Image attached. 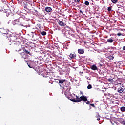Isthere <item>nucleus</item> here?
Returning <instances> with one entry per match:
<instances>
[{
	"label": "nucleus",
	"mask_w": 125,
	"mask_h": 125,
	"mask_svg": "<svg viewBox=\"0 0 125 125\" xmlns=\"http://www.w3.org/2000/svg\"><path fill=\"white\" fill-rule=\"evenodd\" d=\"M107 42H109V43H112L113 42H114V38L111 37L109 39H108L107 40Z\"/></svg>",
	"instance_id": "4468645a"
},
{
	"label": "nucleus",
	"mask_w": 125,
	"mask_h": 125,
	"mask_svg": "<svg viewBox=\"0 0 125 125\" xmlns=\"http://www.w3.org/2000/svg\"><path fill=\"white\" fill-rule=\"evenodd\" d=\"M115 99H119V96L117 94L113 95V100H115Z\"/></svg>",
	"instance_id": "a211bd4d"
},
{
	"label": "nucleus",
	"mask_w": 125,
	"mask_h": 125,
	"mask_svg": "<svg viewBox=\"0 0 125 125\" xmlns=\"http://www.w3.org/2000/svg\"><path fill=\"white\" fill-rule=\"evenodd\" d=\"M117 6L118 8H122V7H123V6H122L119 4H117Z\"/></svg>",
	"instance_id": "a878e982"
},
{
	"label": "nucleus",
	"mask_w": 125,
	"mask_h": 125,
	"mask_svg": "<svg viewBox=\"0 0 125 125\" xmlns=\"http://www.w3.org/2000/svg\"><path fill=\"white\" fill-rule=\"evenodd\" d=\"M78 52L79 54H83V53H84V50L83 49H79Z\"/></svg>",
	"instance_id": "9d476101"
},
{
	"label": "nucleus",
	"mask_w": 125,
	"mask_h": 125,
	"mask_svg": "<svg viewBox=\"0 0 125 125\" xmlns=\"http://www.w3.org/2000/svg\"><path fill=\"white\" fill-rule=\"evenodd\" d=\"M90 102L89 101H87V102H86V104H90Z\"/></svg>",
	"instance_id": "4c0bfd02"
},
{
	"label": "nucleus",
	"mask_w": 125,
	"mask_h": 125,
	"mask_svg": "<svg viewBox=\"0 0 125 125\" xmlns=\"http://www.w3.org/2000/svg\"><path fill=\"white\" fill-rule=\"evenodd\" d=\"M100 66H102V64H100Z\"/></svg>",
	"instance_id": "09e8293b"
},
{
	"label": "nucleus",
	"mask_w": 125,
	"mask_h": 125,
	"mask_svg": "<svg viewBox=\"0 0 125 125\" xmlns=\"http://www.w3.org/2000/svg\"><path fill=\"white\" fill-rule=\"evenodd\" d=\"M97 121H99L100 120V118H99V116L97 115L96 116Z\"/></svg>",
	"instance_id": "72a5a7b5"
},
{
	"label": "nucleus",
	"mask_w": 125,
	"mask_h": 125,
	"mask_svg": "<svg viewBox=\"0 0 125 125\" xmlns=\"http://www.w3.org/2000/svg\"><path fill=\"white\" fill-rule=\"evenodd\" d=\"M65 96L68 98V99L71 100V101H73V102H78V96L75 94H65Z\"/></svg>",
	"instance_id": "f257e3e1"
},
{
	"label": "nucleus",
	"mask_w": 125,
	"mask_h": 125,
	"mask_svg": "<svg viewBox=\"0 0 125 125\" xmlns=\"http://www.w3.org/2000/svg\"><path fill=\"white\" fill-rule=\"evenodd\" d=\"M105 96H106L108 99H111V100H113L114 98V94H106Z\"/></svg>",
	"instance_id": "0eeeda50"
},
{
	"label": "nucleus",
	"mask_w": 125,
	"mask_h": 125,
	"mask_svg": "<svg viewBox=\"0 0 125 125\" xmlns=\"http://www.w3.org/2000/svg\"><path fill=\"white\" fill-rule=\"evenodd\" d=\"M80 13H82V14H83V11L80 10Z\"/></svg>",
	"instance_id": "79ce46f5"
},
{
	"label": "nucleus",
	"mask_w": 125,
	"mask_h": 125,
	"mask_svg": "<svg viewBox=\"0 0 125 125\" xmlns=\"http://www.w3.org/2000/svg\"><path fill=\"white\" fill-rule=\"evenodd\" d=\"M87 101V98L85 96H82L80 97L78 96L77 102H81V101L86 102Z\"/></svg>",
	"instance_id": "f03ea898"
},
{
	"label": "nucleus",
	"mask_w": 125,
	"mask_h": 125,
	"mask_svg": "<svg viewBox=\"0 0 125 125\" xmlns=\"http://www.w3.org/2000/svg\"><path fill=\"white\" fill-rule=\"evenodd\" d=\"M107 10L108 11H111V10H112V8L111 7H108Z\"/></svg>",
	"instance_id": "7c9ffc66"
},
{
	"label": "nucleus",
	"mask_w": 125,
	"mask_h": 125,
	"mask_svg": "<svg viewBox=\"0 0 125 125\" xmlns=\"http://www.w3.org/2000/svg\"><path fill=\"white\" fill-rule=\"evenodd\" d=\"M34 11H35V12H36V14H38V13H39V12L38 11H37V10H35L34 9Z\"/></svg>",
	"instance_id": "ea45409f"
},
{
	"label": "nucleus",
	"mask_w": 125,
	"mask_h": 125,
	"mask_svg": "<svg viewBox=\"0 0 125 125\" xmlns=\"http://www.w3.org/2000/svg\"><path fill=\"white\" fill-rule=\"evenodd\" d=\"M49 83H51V84H52V83H53V81H49Z\"/></svg>",
	"instance_id": "e433bc0d"
},
{
	"label": "nucleus",
	"mask_w": 125,
	"mask_h": 125,
	"mask_svg": "<svg viewBox=\"0 0 125 125\" xmlns=\"http://www.w3.org/2000/svg\"><path fill=\"white\" fill-rule=\"evenodd\" d=\"M15 22H19V19L15 20Z\"/></svg>",
	"instance_id": "a19ab883"
},
{
	"label": "nucleus",
	"mask_w": 125,
	"mask_h": 125,
	"mask_svg": "<svg viewBox=\"0 0 125 125\" xmlns=\"http://www.w3.org/2000/svg\"><path fill=\"white\" fill-rule=\"evenodd\" d=\"M24 8H25L26 9H27V8H28V4L25 5L24 6Z\"/></svg>",
	"instance_id": "c9c22d12"
},
{
	"label": "nucleus",
	"mask_w": 125,
	"mask_h": 125,
	"mask_svg": "<svg viewBox=\"0 0 125 125\" xmlns=\"http://www.w3.org/2000/svg\"><path fill=\"white\" fill-rule=\"evenodd\" d=\"M107 81H108V82H110V83H113V82H114V80L112 78L108 79Z\"/></svg>",
	"instance_id": "b1692460"
},
{
	"label": "nucleus",
	"mask_w": 125,
	"mask_h": 125,
	"mask_svg": "<svg viewBox=\"0 0 125 125\" xmlns=\"http://www.w3.org/2000/svg\"><path fill=\"white\" fill-rule=\"evenodd\" d=\"M66 27H67L68 28H69V26H66Z\"/></svg>",
	"instance_id": "3c124183"
},
{
	"label": "nucleus",
	"mask_w": 125,
	"mask_h": 125,
	"mask_svg": "<svg viewBox=\"0 0 125 125\" xmlns=\"http://www.w3.org/2000/svg\"><path fill=\"white\" fill-rule=\"evenodd\" d=\"M72 83H75V82H78V80H76V79H71V80Z\"/></svg>",
	"instance_id": "c756f323"
},
{
	"label": "nucleus",
	"mask_w": 125,
	"mask_h": 125,
	"mask_svg": "<svg viewBox=\"0 0 125 125\" xmlns=\"http://www.w3.org/2000/svg\"><path fill=\"white\" fill-rule=\"evenodd\" d=\"M0 11H2V10H1L0 9Z\"/></svg>",
	"instance_id": "8fccbe9b"
},
{
	"label": "nucleus",
	"mask_w": 125,
	"mask_h": 125,
	"mask_svg": "<svg viewBox=\"0 0 125 125\" xmlns=\"http://www.w3.org/2000/svg\"><path fill=\"white\" fill-rule=\"evenodd\" d=\"M80 1V0H74V2L76 3H78Z\"/></svg>",
	"instance_id": "f704fd0d"
},
{
	"label": "nucleus",
	"mask_w": 125,
	"mask_h": 125,
	"mask_svg": "<svg viewBox=\"0 0 125 125\" xmlns=\"http://www.w3.org/2000/svg\"><path fill=\"white\" fill-rule=\"evenodd\" d=\"M111 1L113 3H117L118 0H111Z\"/></svg>",
	"instance_id": "bb28decb"
},
{
	"label": "nucleus",
	"mask_w": 125,
	"mask_h": 125,
	"mask_svg": "<svg viewBox=\"0 0 125 125\" xmlns=\"http://www.w3.org/2000/svg\"><path fill=\"white\" fill-rule=\"evenodd\" d=\"M58 23L59 25L60 26H61V27H65V26H67L66 23H64V22H63L60 20H59L58 21Z\"/></svg>",
	"instance_id": "423d86ee"
},
{
	"label": "nucleus",
	"mask_w": 125,
	"mask_h": 125,
	"mask_svg": "<svg viewBox=\"0 0 125 125\" xmlns=\"http://www.w3.org/2000/svg\"><path fill=\"white\" fill-rule=\"evenodd\" d=\"M70 88H67L66 91V93L67 94L70 93Z\"/></svg>",
	"instance_id": "c85d7f7f"
},
{
	"label": "nucleus",
	"mask_w": 125,
	"mask_h": 125,
	"mask_svg": "<svg viewBox=\"0 0 125 125\" xmlns=\"http://www.w3.org/2000/svg\"><path fill=\"white\" fill-rule=\"evenodd\" d=\"M92 88V86H91L90 84H89L88 86H87V89H91Z\"/></svg>",
	"instance_id": "cd10ccee"
},
{
	"label": "nucleus",
	"mask_w": 125,
	"mask_h": 125,
	"mask_svg": "<svg viewBox=\"0 0 125 125\" xmlns=\"http://www.w3.org/2000/svg\"><path fill=\"white\" fill-rule=\"evenodd\" d=\"M80 94H83V91H80Z\"/></svg>",
	"instance_id": "37998d69"
},
{
	"label": "nucleus",
	"mask_w": 125,
	"mask_h": 125,
	"mask_svg": "<svg viewBox=\"0 0 125 125\" xmlns=\"http://www.w3.org/2000/svg\"><path fill=\"white\" fill-rule=\"evenodd\" d=\"M18 51H21V49H20L19 50H18Z\"/></svg>",
	"instance_id": "de8ad7c7"
},
{
	"label": "nucleus",
	"mask_w": 125,
	"mask_h": 125,
	"mask_svg": "<svg viewBox=\"0 0 125 125\" xmlns=\"http://www.w3.org/2000/svg\"><path fill=\"white\" fill-rule=\"evenodd\" d=\"M31 7H32V5L29 4H27V10H29L30 12H32V13L34 12L31 9Z\"/></svg>",
	"instance_id": "ddd939ff"
},
{
	"label": "nucleus",
	"mask_w": 125,
	"mask_h": 125,
	"mask_svg": "<svg viewBox=\"0 0 125 125\" xmlns=\"http://www.w3.org/2000/svg\"><path fill=\"white\" fill-rule=\"evenodd\" d=\"M41 34L42 36H45V35H46V32H45V31L41 32Z\"/></svg>",
	"instance_id": "4be33fe9"
},
{
	"label": "nucleus",
	"mask_w": 125,
	"mask_h": 125,
	"mask_svg": "<svg viewBox=\"0 0 125 125\" xmlns=\"http://www.w3.org/2000/svg\"><path fill=\"white\" fill-rule=\"evenodd\" d=\"M69 57H70V58H72V59H74V58H76V56L75 54V53H73V54L71 53L69 55Z\"/></svg>",
	"instance_id": "f3484780"
},
{
	"label": "nucleus",
	"mask_w": 125,
	"mask_h": 125,
	"mask_svg": "<svg viewBox=\"0 0 125 125\" xmlns=\"http://www.w3.org/2000/svg\"><path fill=\"white\" fill-rule=\"evenodd\" d=\"M84 4H85V5L88 6L89 5V2L87 1H85L84 2Z\"/></svg>",
	"instance_id": "393cba45"
},
{
	"label": "nucleus",
	"mask_w": 125,
	"mask_h": 125,
	"mask_svg": "<svg viewBox=\"0 0 125 125\" xmlns=\"http://www.w3.org/2000/svg\"><path fill=\"white\" fill-rule=\"evenodd\" d=\"M108 58H109V59H110V60H113V59H114V56L110 55V56H108Z\"/></svg>",
	"instance_id": "412c9836"
},
{
	"label": "nucleus",
	"mask_w": 125,
	"mask_h": 125,
	"mask_svg": "<svg viewBox=\"0 0 125 125\" xmlns=\"http://www.w3.org/2000/svg\"><path fill=\"white\" fill-rule=\"evenodd\" d=\"M2 34H3L4 35H8V31L5 29H2Z\"/></svg>",
	"instance_id": "dca6fc26"
},
{
	"label": "nucleus",
	"mask_w": 125,
	"mask_h": 125,
	"mask_svg": "<svg viewBox=\"0 0 125 125\" xmlns=\"http://www.w3.org/2000/svg\"><path fill=\"white\" fill-rule=\"evenodd\" d=\"M27 21H25V22L23 23V24H22L21 23H18L20 26H21V27H26V28H28V24H27Z\"/></svg>",
	"instance_id": "f8f14e48"
},
{
	"label": "nucleus",
	"mask_w": 125,
	"mask_h": 125,
	"mask_svg": "<svg viewBox=\"0 0 125 125\" xmlns=\"http://www.w3.org/2000/svg\"><path fill=\"white\" fill-rule=\"evenodd\" d=\"M123 50H125V46H123Z\"/></svg>",
	"instance_id": "c03bdc74"
},
{
	"label": "nucleus",
	"mask_w": 125,
	"mask_h": 125,
	"mask_svg": "<svg viewBox=\"0 0 125 125\" xmlns=\"http://www.w3.org/2000/svg\"><path fill=\"white\" fill-rule=\"evenodd\" d=\"M91 69L93 71H98V68H97V66L95 65V64L91 66Z\"/></svg>",
	"instance_id": "1a4fd4ad"
},
{
	"label": "nucleus",
	"mask_w": 125,
	"mask_h": 125,
	"mask_svg": "<svg viewBox=\"0 0 125 125\" xmlns=\"http://www.w3.org/2000/svg\"><path fill=\"white\" fill-rule=\"evenodd\" d=\"M122 123V125H125V121H123Z\"/></svg>",
	"instance_id": "58836bf2"
},
{
	"label": "nucleus",
	"mask_w": 125,
	"mask_h": 125,
	"mask_svg": "<svg viewBox=\"0 0 125 125\" xmlns=\"http://www.w3.org/2000/svg\"><path fill=\"white\" fill-rule=\"evenodd\" d=\"M31 38L33 41H37V40H39L40 37L38 34L32 32Z\"/></svg>",
	"instance_id": "7ed1b4c3"
},
{
	"label": "nucleus",
	"mask_w": 125,
	"mask_h": 125,
	"mask_svg": "<svg viewBox=\"0 0 125 125\" xmlns=\"http://www.w3.org/2000/svg\"><path fill=\"white\" fill-rule=\"evenodd\" d=\"M45 9L46 12H51L52 11V9L50 7H46Z\"/></svg>",
	"instance_id": "9b49d317"
},
{
	"label": "nucleus",
	"mask_w": 125,
	"mask_h": 125,
	"mask_svg": "<svg viewBox=\"0 0 125 125\" xmlns=\"http://www.w3.org/2000/svg\"><path fill=\"white\" fill-rule=\"evenodd\" d=\"M23 50L24 54H26L27 55H32V52H31V49L23 48Z\"/></svg>",
	"instance_id": "20e7f679"
},
{
	"label": "nucleus",
	"mask_w": 125,
	"mask_h": 125,
	"mask_svg": "<svg viewBox=\"0 0 125 125\" xmlns=\"http://www.w3.org/2000/svg\"><path fill=\"white\" fill-rule=\"evenodd\" d=\"M120 110L121 112H125V107L122 106L120 108Z\"/></svg>",
	"instance_id": "aec40b11"
},
{
	"label": "nucleus",
	"mask_w": 125,
	"mask_h": 125,
	"mask_svg": "<svg viewBox=\"0 0 125 125\" xmlns=\"http://www.w3.org/2000/svg\"><path fill=\"white\" fill-rule=\"evenodd\" d=\"M89 105H90V106H92L94 108H95V105H94V104H89Z\"/></svg>",
	"instance_id": "473e14b6"
},
{
	"label": "nucleus",
	"mask_w": 125,
	"mask_h": 125,
	"mask_svg": "<svg viewBox=\"0 0 125 125\" xmlns=\"http://www.w3.org/2000/svg\"><path fill=\"white\" fill-rule=\"evenodd\" d=\"M64 82H66V80L65 79H59L58 83H60L61 84H62Z\"/></svg>",
	"instance_id": "2eb2a0df"
},
{
	"label": "nucleus",
	"mask_w": 125,
	"mask_h": 125,
	"mask_svg": "<svg viewBox=\"0 0 125 125\" xmlns=\"http://www.w3.org/2000/svg\"><path fill=\"white\" fill-rule=\"evenodd\" d=\"M123 89L122 88V86H120L119 89H118V92H119V93H122L123 91Z\"/></svg>",
	"instance_id": "6ab92c4d"
},
{
	"label": "nucleus",
	"mask_w": 125,
	"mask_h": 125,
	"mask_svg": "<svg viewBox=\"0 0 125 125\" xmlns=\"http://www.w3.org/2000/svg\"><path fill=\"white\" fill-rule=\"evenodd\" d=\"M121 84H122L121 83H118V85H121Z\"/></svg>",
	"instance_id": "49530a36"
},
{
	"label": "nucleus",
	"mask_w": 125,
	"mask_h": 125,
	"mask_svg": "<svg viewBox=\"0 0 125 125\" xmlns=\"http://www.w3.org/2000/svg\"><path fill=\"white\" fill-rule=\"evenodd\" d=\"M117 36L120 37V36H124V35H123V34H122L121 33H117Z\"/></svg>",
	"instance_id": "2f4dec72"
},
{
	"label": "nucleus",
	"mask_w": 125,
	"mask_h": 125,
	"mask_svg": "<svg viewBox=\"0 0 125 125\" xmlns=\"http://www.w3.org/2000/svg\"><path fill=\"white\" fill-rule=\"evenodd\" d=\"M79 82H78V83H76V85H78V84H79Z\"/></svg>",
	"instance_id": "a18cd8bd"
},
{
	"label": "nucleus",
	"mask_w": 125,
	"mask_h": 125,
	"mask_svg": "<svg viewBox=\"0 0 125 125\" xmlns=\"http://www.w3.org/2000/svg\"><path fill=\"white\" fill-rule=\"evenodd\" d=\"M17 39V37L15 36H12L10 37V42H15Z\"/></svg>",
	"instance_id": "6e6552de"
},
{
	"label": "nucleus",
	"mask_w": 125,
	"mask_h": 125,
	"mask_svg": "<svg viewBox=\"0 0 125 125\" xmlns=\"http://www.w3.org/2000/svg\"><path fill=\"white\" fill-rule=\"evenodd\" d=\"M25 62L27 63V64L29 68L32 69V68H34V62H28L26 60L25 61Z\"/></svg>",
	"instance_id": "39448f33"
},
{
	"label": "nucleus",
	"mask_w": 125,
	"mask_h": 125,
	"mask_svg": "<svg viewBox=\"0 0 125 125\" xmlns=\"http://www.w3.org/2000/svg\"><path fill=\"white\" fill-rule=\"evenodd\" d=\"M24 54H25V53H24V52H22L20 53V55H21V56L22 58H23V57H24Z\"/></svg>",
	"instance_id": "5701e85b"
}]
</instances>
